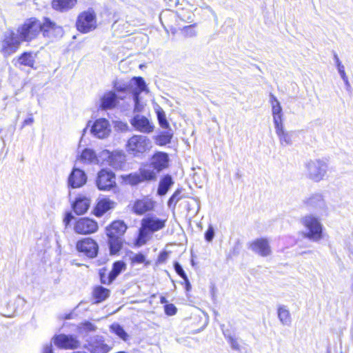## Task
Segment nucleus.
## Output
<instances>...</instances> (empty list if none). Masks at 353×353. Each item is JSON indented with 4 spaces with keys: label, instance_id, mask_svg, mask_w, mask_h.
<instances>
[{
    "label": "nucleus",
    "instance_id": "nucleus-1",
    "mask_svg": "<svg viewBox=\"0 0 353 353\" xmlns=\"http://www.w3.org/2000/svg\"><path fill=\"white\" fill-rule=\"evenodd\" d=\"M168 219L158 218L154 215L145 216L141 220V226L135 239V245L138 247L145 245L154 232L164 229Z\"/></svg>",
    "mask_w": 353,
    "mask_h": 353
},
{
    "label": "nucleus",
    "instance_id": "nucleus-2",
    "mask_svg": "<svg viewBox=\"0 0 353 353\" xmlns=\"http://www.w3.org/2000/svg\"><path fill=\"white\" fill-rule=\"evenodd\" d=\"M151 147L150 139L145 136L139 134L129 138L125 145L126 151L134 157H140L149 151Z\"/></svg>",
    "mask_w": 353,
    "mask_h": 353
},
{
    "label": "nucleus",
    "instance_id": "nucleus-3",
    "mask_svg": "<svg viewBox=\"0 0 353 353\" xmlns=\"http://www.w3.org/2000/svg\"><path fill=\"white\" fill-rule=\"evenodd\" d=\"M301 223L307 229L303 236L313 241H319L323 237V225L318 219L312 215H307L301 219Z\"/></svg>",
    "mask_w": 353,
    "mask_h": 353
},
{
    "label": "nucleus",
    "instance_id": "nucleus-4",
    "mask_svg": "<svg viewBox=\"0 0 353 353\" xmlns=\"http://www.w3.org/2000/svg\"><path fill=\"white\" fill-rule=\"evenodd\" d=\"M149 164H145L143 168H139L138 172H133L126 175L124 177L125 183L130 185H137L143 182L154 181L157 178V173L150 168L146 167Z\"/></svg>",
    "mask_w": 353,
    "mask_h": 353
},
{
    "label": "nucleus",
    "instance_id": "nucleus-5",
    "mask_svg": "<svg viewBox=\"0 0 353 353\" xmlns=\"http://www.w3.org/2000/svg\"><path fill=\"white\" fill-rule=\"evenodd\" d=\"M128 226L122 220H116L112 222V254L119 252L123 244L124 236Z\"/></svg>",
    "mask_w": 353,
    "mask_h": 353
},
{
    "label": "nucleus",
    "instance_id": "nucleus-6",
    "mask_svg": "<svg viewBox=\"0 0 353 353\" xmlns=\"http://www.w3.org/2000/svg\"><path fill=\"white\" fill-rule=\"evenodd\" d=\"M41 23L34 18H31L25 21L23 26L19 28L17 32L22 40L30 41L41 32Z\"/></svg>",
    "mask_w": 353,
    "mask_h": 353
},
{
    "label": "nucleus",
    "instance_id": "nucleus-7",
    "mask_svg": "<svg viewBox=\"0 0 353 353\" xmlns=\"http://www.w3.org/2000/svg\"><path fill=\"white\" fill-rule=\"evenodd\" d=\"M20 46V41L18 37L13 31H6L3 34L1 41V52L5 57H8L14 53Z\"/></svg>",
    "mask_w": 353,
    "mask_h": 353
},
{
    "label": "nucleus",
    "instance_id": "nucleus-8",
    "mask_svg": "<svg viewBox=\"0 0 353 353\" xmlns=\"http://www.w3.org/2000/svg\"><path fill=\"white\" fill-rule=\"evenodd\" d=\"M96 26L95 14L92 10L83 12L78 17L77 28L79 31L87 33L94 30Z\"/></svg>",
    "mask_w": 353,
    "mask_h": 353
},
{
    "label": "nucleus",
    "instance_id": "nucleus-9",
    "mask_svg": "<svg viewBox=\"0 0 353 353\" xmlns=\"http://www.w3.org/2000/svg\"><path fill=\"white\" fill-rule=\"evenodd\" d=\"M156 202L148 196H143L134 200L130 210L132 212L137 216H142L148 212L154 210Z\"/></svg>",
    "mask_w": 353,
    "mask_h": 353
},
{
    "label": "nucleus",
    "instance_id": "nucleus-10",
    "mask_svg": "<svg viewBox=\"0 0 353 353\" xmlns=\"http://www.w3.org/2000/svg\"><path fill=\"white\" fill-rule=\"evenodd\" d=\"M76 249L87 257L93 259L97 256L99 245L92 239L85 238L77 242Z\"/></svg>",
    "mask_w": 353,
    "mask_h": 353
},
{
    "label": "nucleus",
    "instance_id": "nucleus-11",
    "mask_svg": "<svg viewBox=\"0 0 353 353\" xmlns=\"http://www.w3.org/2000/svg\"><path fill=\"white\" fill-rule=\"evenodd\" d=\"M73 230L75 233L79 234H90L98 230V224L91 219L80 218L75 221Z\"/></svg>",
    "mask_w": 353,
    "mask_h": 353
},
{
    "label": "nucleus",
    "instance_id": "nucleus-12",
    "mask_svg": "<svg viewBox=\"0 0 353 353\" xmlns=\"http://www.w3.org/2000/svg\"><path fill=\"white\" fill-rule=\"evenodd\" d=\"M91 134L97 139H106L110 134V125L105 118L97 119L92 124Z\"/></svg>",
    "mask_w": 353,
    "mask_h": 353
},
{
    "label": "nucleus",
    "instance_id": "nucleus-13",
    "mask_svg": "<svg viewBox=\"0 0 353 353\" xmlns=\"http://www.w3.org/2000/svg\"><path fill=\"white\" fill-rule=\"evenodd\" d=\"M169 156L164 152H156L150 158L149 166L159 173L169 166Z\"/></svg>",
    "mask_w": 353,
    "mask_h": 353
},
{
    "label": "nucleus",
    "instance_id": "nucleus-14",
    "mask_svg": "<svg viewBox=\"0 0 353 353\" xmlns=\"http://www.w3.org/2000/svg\"><path fill=\"white\" fill-rule=\"evenodd\" d=\"M326 167L322 161H310L307 164L309 178L315 182L320 181L325 174Z\"/></svg>",
    "mask_w": 353,
    "mask_h": 353
},
{
    "label": "nucleus",
    "instance_id": "nucleus-15",
    "mask_svg": "<svg viewBox=\"0 0 353 353\" xmlns=\"http://www.w3.org/2000/svg\"><path fill=\"white\" fill-rule=\"evenodd\" d=\"M250 249L259 255L265 257L272 253L269 241L266 238H258L252 241L250 244Z\"/></svg>",
    "mask_w": 353,
    "mask_h": 353
},
{
    "label": "nucleus",
    "instance_id": "nucleus-16",
    "mask_svg": "<svg viewBox=\"0 0 353 353\" xmlns=\"http://www.w3.org/2000/svg\"><path fill=\"white\" fill-rule=\"evenodd\" d=\"M132 127L137 131L149 134L154 130V125L145 116L137 114L130 120Z\"/></svg>",
    "mask_w": 353,
    "mask_h": 353
},
{
    "label": "nucleus",
    "instance_id": "nucleus-17",
    "mask_svg": "<svg viewBox=\"0 0 353 353\" xmlns=\"http://www.w3.org/2000/svg\"><path fill=\"white\" fill-rule=\"evenodd\" d=\"M52 340L60 348L75 349L79 345V341L72 335L59 334L53 337Z\"/></svg>",
    "mask_w": 353,
    "mask_h": 353
},
{
    "label": "nucleus",
    "instance_id": "nucleus-18",
    "mask_svg": "<svg viewBox=\"0 0 353 353\" xmlns=\"http://www.w3.org/2000/svg\"><path fill=\"white\" fill-rule=\"evenodd\" d=\"M87 182V176L84 171L79 168H73L68 179V184L72 188H79Z\"/></svg>",
    "mask_w": 353,
    "mask_h": 353
},
{
    "label": "nucleus",
    "instance_id": "nucleus-19",
    "mask_svg": "<svg viewBox=\"0 0 353 353\" xmlns=\"http://www.w3.org/2000/svg\"><path fill=\"white\" fill-rule=\"evenodd\" d=\"M41 26L43 36L50 39L60 37L63 34L61 27L57 26L48 19H46L45 22L41 23Z\"/></svg>",
    "mask_w": 353,
    "mask_h": 353
},
{
    "label": "nucleus",
    "instance_id": "nucleus-20",
    "mask_svg": "<svg viewBox=\"0 0 353 353\" xmlns=\"http://www.w3.org/2000/svg\"><path fill=\"white\" fill-rule=\"evenodd\" d=\"M86 347L91 353H107L108 352V345L99 336H95L88 341Z\"/></svg>",
    "mask_w": 353,
    "mask_h": 353
},
{
    "label": "nucleus",
    "instance_id": "nucleus-21",
    "mask_svg": "<svg viewBox=\"0 0 353 353\" xmlns=\"http://www.w3.org/2000/svg\"><path fill=\"white\" fill-rule=\"evenodd\" d=\"M97 185L100 190L108 191L110 190V171L109 168H104L99 172Z\"/></svg>",
    "mask_w": 353,
    "mask_h": 353
},
{
    "label": "nucleus",
    "instance_id": "nucleus-22",
    "mask_svg": "<svg viewBox=\"0 0 353 353\" xmlns=\"http://www.w3.org/2000/svg\"><path fill=\"white\" fill-rule=\"evenodd\" d=\"M270 103L272 105L274 124L277 125L282 123V108L276 97L272 94H270Z\"/></svg>",
    "mask_w": 353,
    "mask_h": 353
},
{
    "label": "nucleus",
    "instance_id": "nucleus-23",
    "mask_svg": "<svg viewBox=\"0 0 353 353\" xmlns=\"http://www.w3.org/2000/svg\"><path fill=\"white\" fill-rule=\"evenodd\" d=\"M90 205V199L85 196L80 195L73 204V210L77 214H83L89 209Z\"/></svg>",
    "mask_w": 353,
    "mask_h": 353
},
{
    "label": "nucleus",
    "instance_id": "nucleus-24",
    "mask_svg": "<svg viewBox=\"0 0 353 353\" xmlns=\"http://www.w3.org/2000/svg\"><path fill=\"white\" fill-rule=\"evenodd\" d=\"M173 183L174 182L170 175L165 174L163 176L159 183L157 189L158 194L160 196L165 195Z\"/></svg>",
    "mask_w": 353,
    "mask_h": 353
},
{
    "label": "nucleus",
    "instance_id": "nucleus-25",
    "mask_svg": "<svg viewBox=\"0 0 353 353\" xmlns=\"http://www.w3.org/2000/svg\"><path fill=\"white\" fill-rule=\"evenodd\" d=\"M78 160L85 164H96L97 154L90 148H85L81 152Z\"/></svg>",
    "mask_w": 353,
    "mask_h": 353
},
{
    "label": "nucleus",
    "instance_id": "nucleus-26",
    "mask_svg": "<svg viewBox=\"0 0 353 353\" xmlns=\"http://www.w3.org/2000/svg\"><path fill=\"white\" fill-rule=\"evenodd\" d=\"M110 209V201L108 198L99 199L94 210V214L100 217Z\"/></svg>",
    "mask_w": 353,
    "mask_h": 353
},
{
    "label": "nucleus",
    "instance_id": "nucleus-27",
    "mask_svg": "<svg viewBox=\"0 0 353 353\" xmlns=\"http://www.w3.org/2000/svg\"><path fill=\"white\" fill-rule=\"evenodd\" d=\"M275 130L277 136L279 137L281 144L289 145L292 143V139L290 134L285 131L283 123L274 125Z\"/></svg>",
    "mask_w": 353,
    "mask_h": 353
},
{
    "label": "nucleus",
    "instance_id": "nucleus-28",
    "mask_svg": "<svg viewBox=\"0 0 353 353\" xmlns=\"http://www.w3.org/2000/svg\"><path fill=\"white\" fill-rule=\"evenodd\" d=\"M77 3V0H52V6L54 9L64 11L72 8Z\"/></svg>",
    "mask_w": 353,
    "mask_h": 353
},
{
    "label": "nucleus",
    "instance_id": "nucleus-29",
    "mask_svg": "<svg viewBox=\"0 0 353 353\" xmlns=\"http://www.w3.org/2000/svg\"><path fill=\"white\" fill-rule=\"evenodd\" d=\"M179 21L183 23H192L194 17V12L189 8H182L176 11Z\"/></svg>",
    "mask_w": 353,
    "mask_h": 353
},
{
    "label": "nucleus",
    "instance_id": "nucleus-30",
    "mask_svg": "<svg viewBox=\"0 0 353 353\" xmlns=\"http://www.w3.org/2000/svg\"><path fill=\"white\" fill-rule=\"evenodd\" d=\"M96 164L108 168L110 165V152L108 150H103L97 154Z\"/></svg>",
    "mask_w": 353,
    "mask_h": 353
},
{
    "label": "nucleus",
    "instance_id": "nucleus-31",
    "mask_svg": "<svg viewBox=\"0 0 353 353\" xmlns=\"http://www.w3.org/2000/svg\"><path fill=\"white\" fill-rule=\"evenodd\" d=\"M110 109V92H106L100 98L97 112L99 114Z\"/></svg>",
    "mask_w": 353,
    "mask_h": 353
},
{
    "label": "nucleus",
    "instance_id": "nucleus-32",
    "mask_svg": "<svg viewBox=\"0 0 353 353\" xmlns=\"http://www.w3.org/2000/svg\"><path fill=\"white\" fill-rule=\"evenodd\" d=\"M35 54L32 52H24L18 59V62L21 65L33 68L35 62Z\"/></svg>",
    "mask_w": 353,
    "mask_h": 353
},
{
    "label": "nucleus",
    "instance_id": "nucleus-33",
    "mask_svg": "<svg viewBox=\"0 0 353 353\" xmlns=\"http://www.w3.org/2000/svg\"><path fill=\"white\" fill-rule=\"evenodd\" d=\"M174 268L177 274L179 275L183 279V285L185 291L190 292L192 289V287L185 272H184V270H183V268L178 262L174 263Z\"/></svg>",
    "mask_w": 353,
    "mask_h": 353
},
{
    "label": "nucleus",
    "instance_id": "nucleus-34",
    "mask_svg": "<svg viewBox=\"0 0 353 353\" xmlns=\"http://www.w3.org/2000/svg\"><path fill=\"white\" fill-rule=\"evenodd\" d=\"M125 161V155L123 151L112 152V166L114 168H120Z\"/></svg>",
    "mask_w": 353,
    "mask_h": 353
},
{
    "label": "nucleus",
    "instance_id": "nucleus-35",
    "mask_svg": "<svg viewBox=\"0 0 353 353\" xmlns=\"http://www.w3.org/2000/svg\"><path fill=\"white\" fill-rule=\"evenodd\" d=\"M196 23H193L189 26H185L181 29V34L184 39L192 38L197 35L196 28Z\"/></svg>",
    "mask_w": 353,
    "mask_h": 353
},
{
    "label": "nucleus",
    "instance_id": "nucleus-36",
    "mask_svg": "<svg viewBox=\"0 0 353 353\" xmlns=\"http://www.w3.org/2000/svg\"><path fill=\"white\" fill-rule=\"evenodd\" d=\"M109 295V290L103 287L98 286L94 289L93 296L96 303H99L105 300Z\"/></svg>",
    "mask_w": 353,
    "mask_h": 353
},
{
    "label": "nucleus",
    "instance_id": "nucleus-37",
    "mask_svg": "<svg viewBox=\"0 0 353 353\" xmlns=\"http://www.w3.org/2000/svg\"><path fill=\"white\" fill-rule=\"evenodd\" d=\"M132 81L134 82V84L137 86L135 90L134 91V95L136 99H137L139 94L145 90L146 84L142 77H134L132 79Z\"/></svg>",
    "mask_w": 353,
    "mask_h": 353
},
{
    "label": "nucleus",
    "instance_id": "nucleus-38",
    "mask_svg": "<svg viewBox=\"0 0 353 353\" xmlns=\"http://www.w3.org/2000/svg\"><path fill=\"white\" fill-rule=\"evenodd\" d=\"M126 264L123 261H115L112 268V281H113L122 271L125 270Z\"/></svg>",
    "mask_w": 353,
    "mask_h": 353
},
{
    "label": "nucleus",
    "instance_id": "nucleus-39",
    "mask_svg": "<svg viewBox=\"0 0 353 353\" xmlns=\"http://www.w3.org/2000/svg\"><path fill=\"white\" fill-rule=\"evenodd\" d=\"M96 327L92 323L85 322L78 325L77 332L81 336H85L89 332L94 331Z\"/></svg>",
    "mask_w": 353,
    "mask_h": 353
},
{
    "label": "nucleus",
    "instance_id": "nucleus-40",
    "mask_svg": "<svg viewBox=\"0 0 353 353\" xmlns=\"http://www.w3.org/2000/svg\"><path fill=\"white\" fill-rule=\"evenodd\" d=\"M278 316L283 324H288L291 321L290 312L284 306L279 307Z\"/></svg>",
    "mask_w": 353,
    "mask_h": 353
},
{
    "label": "nucleus",
    "instance_id": "nucleus-41",
    "mask_svg": "<svg viewBox=\"0 0 353 353\" xmlns=\"http://www.w3.org/2000/svg\"><path fill=\"white\" fill-rule=\"evenodd\" d=\"M183 196L181 195V189H176L168 201V205L172 209H175L178 201L181 200Z\"/></svg>",
    "mask_w": 353,
    "mask_h": 353
},
{
    "label": "nucleus",
    "instance_id": "nucleus-42",
    "mask_svg": "<svg viewBox=\"0 0 353 353\" xmlns=\"http://www.w3.org/2000/svg\"><path fill=\"white\" fill-rule=\"evenodd\" d=\"M173 134L170 132H163L157 137V141L159 145H165L171 142Z\"/></svg>",
    "mask_w": 353,
    "mask_h": 353
},
{
    "label": "nucleus",
    "instance_id": "nucleus-43",
    "mask_svg": "<svg viewBox=\"0 0 353 353\" xmlns=\"http://www.w3.org/2000/svg\"><path fill=\"white\" fill-rule=\"evenodd\" d=\"M157 116L159 125L162 128L169 129L170 124L166 119V116L164 111L161 108H159V110H157Z\"/></svg>",
    "mask_w": 353,
    "mask_h": 353
},
{
    "label": "nucleus",
    "instance_id": "nucleus-44",
    "mask_svg": "<svg viewBox=\"0 0 353 353\" xmlns=\"http://www.w3.org/2000/svg\"><path fill=\"white\" fill-rule=\"evenodd\" d=\"M112 330L123 341H126L129 339L128 334L119 325H112Z\"/></svg>",
    "mask_w": 353,
    "mask_h": 353
},
{
    "label": "nucleus",
    "instance_id": "nucleus-45",
    "mask_svg": "<svg viewBox=\"0 0 353 353\" xmlns=\"http://www.w3.org/2000/svg\"><path fill=\"white\" fill-rule=\"evenodd\" d=\"M99 275L101 282L103 284L110 283V271L107 268H101L99 270Z\"/></svg>",
    "mask_w": 353,
    "mask_h": 353
},
{
    "label": "nucleus",
    "instance_id": "nucleus-46",
    "mask_svg": "<svg viewBox=\"0 0 353 353\" xmlns=\"http://www.w3.org/2000/svg\"><path fill=\"white\" fill-rule=\"evenodd\" d=\"M131 263H144L145 265H149L150 261H147L145 259V256L143 254L139 252L136 254H134L131 258Z\"/></svg>",
    "mask_w": 353,
    "mask_h": 353
},
{
    "label": "nucleus",
    "instance_id": "nucleus-47",
    "mask_svg": "<svg viewBox=\"0 0 353 353\" xmlns=\"http://www.w3.org/2000/svg\"><path fill=\"white\" fill-rule=\"evenodd\" d=\"M225 338L233 350L236 351L241 350V345L238 338L233 335L226 336Z\"/></svg>",
    "mask_w": 353,
    "mask_h": 353
},
{
    "label": "nucleus",
    "instance_id": "nucleus-48",
    "mask_svg": "<svg viewBox=\"0 0 353 353\" xmlns=\"http://www.w3.org/2000/svg\"><path fill=\"white\" fill-rule=\"evenodd\" d=\"M335 59L336 63V66L338 71L341 77V78L343 79V81L346 83L348 81L347 77L346 75V73L345 72V68L341 62L339 61V59L338 58L337 55H335Z\"/></svg>",
    "mask_w": 353,
    "mask_h": 353
},
{
    "label": "nucleus",
    "instance_id": "nucleus-49",
    "mask_svg": "<svg viewBox=\"0 0 353 353\" xmlns=\"http://www.w3.org/2000/svg\"><path fill=\"white\" fill-rule=\"evenodd\" d=\"M164 312L168 316H173L176 314L177 308L172 303L165 304L164 305Z\"/></svg>",
    "mask_w": 353,
    "mask_h": 353
},
{
    "label": "nucleus",
    "instance_id": "nucleus-50",
    "mask_svg": "<svg viewBox=\"0 0 353 353\" xmlns=\"http://www.w3.org/2000/svg\"><path fill=\"white\" fill-rule=\"evenodd\" d=\"M214 236V228H213L212 225H210L208 227V229L205 232V239L207 241L210 242L213 239Z\"/></svg>",
    "mask_w": 353,
    "mask_h": 353
},
{
    "label": "nucleus",
    "instance_id": "nucleus-51",
    "mask_svg": "<svg viewBox=\"0 0 353 353\" xmlns=\"http://www.w3.org/2000/svg\"><path fill=\"white\" fill-rule=\"evenodd\" d=\"M168 256V252H166L165 250L161 251L159 253V256L157 258V263H164L167 260Z\"/></svg>",
    "mask_w": 353,
    "mask_h": 353
},
{
    "label": "nucleus",
    "instance_id": "nucleus-52",
    "mask_svg": "<svg viewBox=\"0 0 353 353\" xmlns=\"http://www.w3.org/2000/svg\"><path fill=\"white\" fill-rule=\"evenodd\" d=\"M43 353H52V345L51 343L46 344L43 347Z\"/></svg>",
    "mask_w": 353,
    "mask_h": 353
},
{
    "label": "nucleus",
    "instance_id": "nucleus-53",
    "mask_svg": "<svg viewBox=\"0 0 353 353\" xmlns=\"http://www.w3.org/2000/svg\"><path fill=\"white\" fill-rule=\"evenodd\" d=\"M33 122H34L33 117H29L23 121V124H22V128H23L26 125H30L32 124Z\"/></svg>",
    "mask_w": 353,
    "mask_h": 353
},
{
    "label": "nucleus",
    "instance_id": "nucleus-54",
    "mask_svg": "<svg viewBox=\"0 0 353 353\" xmlns=\"http://www.w3.org/2000/svg\"><path fill=\"white\" fill-rule=\"evenodd\" d=\"M114 87H115L116 90H120V91L124 92H127L130 89L129 85L127 84L124 85L123 87L117 88L116 85H114Z\"/></svg>",
    "mask_w": 353,
    "mask_h": 353
},
{
    "label": "nucleus",
    "instance_id": "nucleus-55",
    "mask_svg": "<svg viewBox=\"0 0 353 353\" xmlns=\"http://www.w3.org/2000/svg\"><path fill=\"white\" fill-rule=\"evenodd\" d=\"M73 218V216L70 214H68L64 219L63 221L65 222V225H68L69 223L70 222V221L72 220V219Z\"/></svg>",
    "mask_w": 353,
    "mask_h": 353
},
{
    "label": "nucleus",
    "instance_id": "nucleus-56",
    "mask_svg": "<svg viewBox=\"0 0 353 353\" xmlns=\"http://www.w3.org/2000/svg\"><path fill=\"white\" fill-rule=\"evenodd\" d=\"M109 227H110V225L106 226V230H107V236L108 238V244L109 245V248H110V233L109 232V230H108Z\"/></svg>",
    "mask_w": 353,
    "mask_h": 353
},
{
    "label": "nucleus",
    "instance_id": "nucleus-57",
    "mask_svg": "<svg viewBox=\"0 0 353 353\" xmlns=\"http://www.w3.org/2000/svg\"><path fill=\"white\" fill-rule=\"evenodd\" d=\"M160 303H163V304H165H165H168V301H167V299H165V296H161V297L160 298Z\"/></svg>",
    "mask_w": 353,
    "mask_h": 353
},
{
    "label": "nucleus",
    "instance_id": "nucleus-58",
    "mask_svg": "<svg viewBox=\"0 0 353 353\" xmlns=\"http://www.w3.org/2000/svg\"><path fill=\"white\" fill-rule=\"evenodd\" d=\"M111 99H112V103L115 99V94L112 92Z\"/></svg>",
    "mask_w": 353,
    "mask_h": 353
},
{
    "label": "nucleus",
    "instance_id": "nucleus-59",
    "mask_svg": "<svg viewBox=\"0 0 353 353\" xmlns=\"http://www.w3.org/2000/svg\"><path fill=\"white\" fill-rule=\"evenodd\" d=\"M312 198H310L307 201H306V203L307 204H310V201L312 200Z\"/></svg>",
    "mask_w": 353,
    "mask_h": 353
},
{
    "label": "nucleus",
    "instance_id": "nucleus-60",
    "mask_svg": "<svg viewBox=\"0 0 353 353\" xmlns=\"http://www.w3.org/2000/svg\"><path fill=\"white\" fill-rule=\"evenodd\" d=\"M70 316H71V314H68V315H67V316H65V319H70Z\"/></svg>",
    "mask_w": 353,
    "mask_h": 353
},
{
    "label": "nucleus",
    "instance_id": "nucleus-61",
    "mask_svg": "<svg viewBox=\"0 0 353 353\" xmlns=\"http://www.w3.org/2000/svg\"><path fill=\"white\" fill-rule=\"evenodd\" d=\"M123 127H124V128H125V129H126V128H127V124H125H125H123Z\"/></svg>",
    "mask_w": 353,
    "mask_h": 353
}]
</instances>
